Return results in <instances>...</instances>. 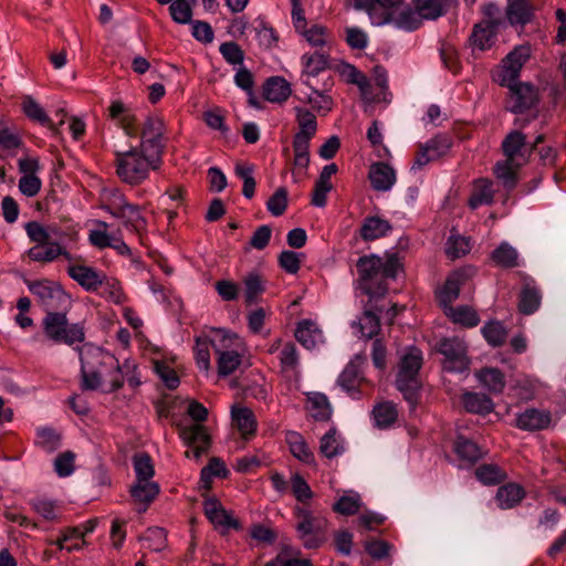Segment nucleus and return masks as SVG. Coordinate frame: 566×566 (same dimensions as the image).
<instances>
[{"instance_id": "nucleus-20", "label": "nucleus", "mask_w": 566, "mask_h": 566, "mask_svg": "<svg viewBox=\"0 0 566 566\" xmlns=\"http://www.w3.org/2000/svg\"><path fill=\"white\" fill-rule=\"evenodd\" d=\"M552 415L546 410L528 408L517 413L515 427L524 431L544 430L549 427Z\"/></svg>"}, {"instance_id": "nucleus-29", "label": "nucleus", "mask_w": 566, "mask_h": 566, "mask_svg": "<svg viewBox=\"0 0 566 566\" xmlns=\"http://www.w3.org/2000/svg\"><path fill=\"white\" fill-rule=\"evenodd\" d=\"M69 275L87 291H94L102 285V275L85 265H70Z\"/></svg>"}, {"instance_id": "nucleus-7", "label": "nucleus", "mask_w": 566, "mask_h": 566, "mask_svg": "<svg viewBox=\"0 0 566 566\" xmlns=\"http://www.w3.org/2000/svg\"><path fill=\"white\" fill-rule=\"evenodd\" d=\"M42 327L45 336L54 343L72 346L85 338L83 326L78 323L70 324L64 313L48 311Z\"/></svg>"}, {"instance_id": "nucleus-48", "label": "nucleus", "mask_w": 566, "mask_h": 566, "mask_svg": "<svg viewBox=\"0 0 566 566\" xmlns=\"http://www.w3.org/2000/svg\"><path fill=\"white\" fill-rule=\"evenodd\" d=\"M319 450L326 458H334L345 451L342 437L335 429L328 430L321 439Z\"/></svg>"}, {"instance_id": "nucleus-8", "label": "nucleus", "mask_w": 566, "mask_h": 566, "mask_svg": "<svg viewBox=\"0 0 566 566\" xmlns=\"http://www.w3.org/2000/svg\"><path fill=\"white\" fill-rule=\"evenodd\" d=\"M422 364V355L418 348L410 347L400 359L396 385L405 399L415 405L420 387L418 373Z\"/></svg>"}, {"instance_id": "nucleus-22", "label": "nucleus", "mask_w": 566, "mask_h": 566, "mask_svg": "<svg viewBox=\"0 0 566 566\" xmlns=\"http://www.w3.org/2000/svg\"><path fill=\"white\" fill-rule=\"evenodd\" d=\"M294 112L298 130L295 134L293 142L310 143L317 130L316 116L313 112L302 106L294 107Z\"/></svg>"}, {"instance_id": "nucleus-11", "label": "nucleus", "mask_w": 566, "mask_h": 566, "mask_svg": "<svg viewBox=\"0 0 566 566\" xmlns=\"http://www.w3.org/2000/svg\"><path fill=\"white\" fill-rule=\"evenodd\" d=\"M530 57L531 46L528 44L515 46L505 56V59H503L502 64L495 74V81L500 85H512L513 82L517 81L523 65Z\"/></svg>"}, {"instance_id": "nucleus-5", "label": "nucleus", "mask_w": 566, "mask_h": 566, "mask_svg": "<svg viewBox=\"0 0 566 566\" xmlns=\"http://www.w3.org/2000/svg\"><path fill=\"white\" fill-rule=\"evenodd\" d=\"M115 157L118 178L130 186L143 184L148 179L150 171L157 170L161 164V156L156 151L145 150L138 146L126 151H116Z\"/></svg>"}, {"instance_id": "nucleus-12", "label": "nucleus", "mask_w": 566, "mask_h": 566, "mask_svg": "<svg viewBox=\"0 0 566 566\" xmlns=\"http://www.w3.org/2000/svg\"><path fill=\"white\" fill-rule=\"evenodd\" d=\"M296 515L298 518L297 532L307 548L317 547L323 539V530L325 521L321 517L314 516L307 509L297 507Z\"/></svg>"}, {"instance_id": "nucleus-34", "label": "nucleus", "mask_w": 566, "mask_h": 566, "mask_svg": "<svg viewBox=\"0 0 566 566\" xmlns=\"http://www.w3.org/2000/svg\"><path fill=\"white\" fill-rule=\"evenodd\" d=\"M292 93L290 83L280 76H274L265 82L263 95L271 103H283Z\"/></svg>"}, {"instance_id": "nucleus-6", "label": "nucleus", "mask_w": 566, "mask_h": 566, "mask_svg": "<svg viewBox=\"0 0 566 566\" xmlns=\"http://www.w3.org/2000/svg\"><path fill=\"white\" fill-rule=\"evenodd\" d=\"M211 342L219 376L227 377L241 368L248 346L240 335L226 328H211Z\"/></svg>"}, {"instance_id": "nucleus-14", "label": "nucleus", "mask_w": 566, "mask_h": 566, "mask_svg": "<svg viewBox=\"0 0 566 566\" xmlns=\"http://www.w3.org/2000/svg\"><path fill=\"white\" fill-rule=\"evenodd\" d=\"M180 437L188 446V450L186 451L187 458L198 460L210 444V437L206 427L199 423L184 426L180 429Z\"/></svg>"}, {"instance_id": "nucleus-45", "label": "nucleus", "mask_w": 566, "mask_h": 566, "mask_svg": "<svg viewBox=\"0 0 566 566\" xmlns=\"http://www.w3.org/2000/svg\"><path fill=\"white\" fill-rule=\"evenodd\" d=\"M497 30V28L485 25L483 23L476 24L471 35L473 48L481 51L490 49L495 41Z\"/></svg>"}, {"instance_id": "nucleus-55", "label": "nucleus", "mask_w": 566, "mask_h": 566, "mask_svg": "<svg viewBox=\"0 0 566 566\" xmlns=\"http://www.w3.org/2000/svg\"><path fill=\"white\" fill-rule=\"evenodd\" d=\"M308 410L311 416L316 420H327L332 410L328 399L323 394H314L308 398Z\"/></svg>"}, {"instance_id": "nucleus-43", "label": "nucleus", "mask_w": 566, "mask_h": 566, "mask_svg": "<svg viewBox=\"0 0 566 566\" xmlns=\"http://www.w3.org/2000/svg\"><path fill=\"white\" fill-rule=\"evenodd\" d=\"M398 417L397 408L394 403L385 401L376 405L373 409V419L375 426L380 429H387L395 423Z\"/></svg>"}, {"instance_id": "nucleus-62", "label": "nucleus", "mask_w": 566, "mask_h": 566, "mask_svg": "<svg viewBox=\"0 0 566 566\" xmlns=\"http://www.w3.org/2000/svg\"><path fill=\"white\" fill-rule=\"evenodd\" d=\"M235 175L243 181L242 193L251 199L255 191V180L253 177V166L248 164H238L234 168Z\"/></svg>"}, {"instance_id": "nucleus-49", "label": "nucleus", "mask_w": 566, "mask_h": 566, "mask_svg": "<svg viewBox=\"0 0 566 566\" xmlns=\"http://www.w3.org/2000/svg\"><path fill=\"white\" fill-rule=\"evenodd\" d=\"M444 313L452 322L465 327H474L480 322L476 312L469 306L447 307Z\"/></svg>"}, {"instance_id": "nucleus-41", "label": "nucleus", "mask_w": 566, "mask_h": 566, "mask_svg": "<svg viewBox=\"0 0 566 566\" xmlns=\"http://www.w3.org/2000/svg\"><path fill=\"white\" fill-rule=\"evenodd\" d=\"M352 327L356 335L369 339L378 334L380 323L378 316L370 311H365L357 322H353Z\"/></svg>"}, {"instance_id": "nucleus-56", "label": "nucleus", "mask_w": 566, "mask_h": 566, "mask_svg": "<svg viewBox=\"0 0 566 566\" xmlns=\"http://www.w3.org/2000/svg\"><path fill=\"white\" fill-rule=\"evenodd\" d=\"M281 370L285 374L295 373L298 367V354L293 343L282 346L279 354Z\"/></svg>"}, {"instance_id": "nucleus-33", "label": "nucleus", "mask_w": 566, "mask_h": 566, "mask_svg": "<svg viewBox=\"0 0 566 566\" xmlns=\"http://www.w3.org/2000/svg\"><path fill=\"white\" fill-rule=\"evenodd\" d=\"M203 509L206 516L214 526L221 528H230L237 526L235 521L227 513L218 500H206Z\"/></svg>"}, {"instance_id": "nucleus-64", "label": "nucleus", "mask_w": 566, "mask_h": 566, "mask_svg": "<svg viewBox=\"0 0 566 566\" xmlns=\"http://www.w3.org/2000/svg\"><path fill=\"white\" fill-rule=\"evenodd\" d=\"M22 146V139L19 133L9 127L0 129V148L9 155H13Z\"/></svg>"}, {"instance_id": "nucleus-32", "label": "nucleus", "mask_w": 566, "mask_h": 566, "mask_svg": "<svg viewBox=\"0 0 566 566\" xmlns=\"http://www.w3.org/2000/svg\"><path fill=\"white\" fill-rule=\"evenodd\" d=\"M285 441L294 458L306 464L314 463V453L311 451L307 442L301 433L296 431H287L285 433Z\"/></svg>"}, {"instance_id": "nucleus-35", "label": "nucleus", "mask_w": 566, "mask_h": 566, "mask_svg": "<svg viewBox=\"0 0 566 566\" xmlns=\"http://www.w3.org/2000/svg\"><path fill=\"white\" fill-rule=\"evenodd\" d=\"M478 381L493 394H501L505 387L503 373L493 367H485L475 373Z\"/></svg>"}, {"instance_id": "nucleus-24", "label": "nucleus", "mask_w": 566, "mask_h": 566, "mask_svg": "<svg viewBox=\"0 0 566 566\" xmlns=\"http://www.w3.org/2000/svg\"><path fill=\"white\" fill-rule=\"evenodd\" d=\"M533 10L528 0H507L506 20L513 27H524L532 20Z\"/></svg>"}, {"instance_id": "nucleus-60", "label": "nucleus", "mask_w": 566, "mask_h": 566, "mask_svg": "<svg viewBox=\"0 0 566 566\" xmlns=\"http://www.w3.org/2000/svg\"><path fill=\"white\" fill-rule=\"evenodd\" d=\"M136 481L151 480L155 469L150 457L147 453H137L133 459Z\"/></svg>"}, {"instance_id": "nucleus-17", "label": "nucleus", "mask_w": 566, "mask_h": 566, "mask_svg": "<svg viewBox=\"0 0 566 566\" xmlns=\"http://www.w3.org/2000/svg\"><path fill=\"white\" fill-rule=\"evenodd\" d=\"M328 52H318L316 51L313 54H304L302 56V65L303 70L301 73V85H311V83L322 82V78H325L327 75L324 71L328 66Z\"/></svg>"}, {"instance_id": "nucleus-19", "label": "nucleus", "mask_w": 566, "mask_h": 566, "mask_svg": "<svg viewBox=\"0 0 566 566\" xmlns=\"http://www.w3.org/2000/svg\"><path fill=\"white\" fill-rule=\"evenodd\" d=\"M232 426L240 432L244 440L255 436L258 421L253 411L244 406L233 405L230 410Z\"/></svg>"}, {"instance_id": "nucleus-42", "label": "nucleus", "mask_w": 566, "mask_h": 566, "mask_svg": "<svg viewBox=\"0 0 566 566\" xmlns=\"http://www.w3.org/2000/svg\"><path fill=\"white\" fill-rule=\"evenodd\" d=\"M210 347H212L211 331L206 336L196 338V345L193 347L195 359L198 368L205 374H208L211 367Z\"/></svg>"}, {"instance_id": "nucleus-50", "label": "nucleus", "mask_w": 566, "mask_h": 566, "mask_svg": "<svg viewBox=\"0 0 566 566\" xmlns=\"http://www.w3.org/2000/svg\"><path fill=\"white\" fill-rule=\"evenodd\" d=\"M492 260L495 264L503 268H514L520 264L517 251L507 242H502L492 252Z\"/></svg>"}, {"instance_id": "nucleus-13", "label": "nucleus", "mask_w": 566, "mask_h": 566, "mask_svg": "<svg viewBox=\"0 0 566 566\" xmlns=\"http://www.w3.org/2000/svg\"><path fill=\"white\" fill-rule=\"evenodd\" d=\"M438 350L444 356L443 368L448 371L462 373L468 369L467 346L458 337L444 338Z\"/></svg>"}, {"instance_id": "nucleus-47", "label": "nucleus", "mask_w": 566, "mask_h": 566, "mask_svg": "<svg viewBox=\"0 0 566 566\" xmlns=\"http://www.w3.org/2000/svg\"><path fill=\"white\" fill-rule=\"evenodd\" d=\"M244 286V298L248 305L254 304L258 302L259 296L263 294L265 291V284L260 274L255 272L249 273L243 279Z\"/></svg>"}, {"instance_id": "nucleus-16", "label": "nucleus", "mask_w": 566, "mask_h": 566, "mask_svg": "<svg viewBox=\"0 0 566 566\" xmlns=\"http://www.w3.org/2000/svg\"><path fill=\"white\" fill-rule=\"evenodd\" d=\"M505 86L510 90L507 109L512 113L521 114L537 101V90L528 83L515 81Z\"/></svg>"}, {"instance_id": "nucleus-18", "label": "nucleus", "mask_w": 566, "mask_h": 566, "mask_svg": "<svg viewBox=\"0 0 566 566\" xmlns=\"http://www.w3.org/2000/svg\"><path fill=\"white\" fill-rule=\"evenodd\" d=\"M108 117L120 127L128 137L137 136V116L119 99H113L108 107Z\"/></svg>"}, {"instance_id": "nucleus-27", "label": "nucleus", "mask_w": 566, "mask_h": 566, "mask_svg": "<svg viewBox=\"0 0 566 566\" xmlns=\"http://www.w3.org/2000/svg\"><path fill=\"white\" fill-rule=\"evenodd\" d=\"M502 148L505 157L511 161L526 160L527 148L525 145V136L514 130L510 133L502 143Z\"/></svg>"}, {"instance_id": "nucleus-4", "label": "nucleus", "mask_w": 566, "mask_h": 566, "mask_svg": "<svg viewBox=\"0 0 566 566\" xmlns=\"http://www.w3.org/2000/svg\"><path fill=\"white\" fill-rule=\"evenodd\" d=\"M401 270L397 254L365 255L357 262L359 287L370 297L381 296L387 291V280H395Z\"/></svg>"}, {"instance_id": "nucleus-30", "label": "nucleus", "mask_w": 566, "mask_h": 566, "mask_svg": "<svg viewBox=\"0 0 566 566\" xmlns=\"http://www.w3.org/2000/svg\"><path fill=\"white\" fill-rule=\"evenodd\" d=\"M495 190L493 182L489 179H478L474 181L472 192L469 198V207L478 209L481 206H488L493 202Z\"/></svg>"}, {"instance_id": "nucleus-25", "label": "nucleus", "mask_w": 566, "mask_h": 566, "mask_svg": "<svg viewBox=\"0 0 566 566\" xmlns=\"http://www.w3.org/2000/svg\"><path fill=\"white\" fill-rule=\"evenodd\" d=\"M467 275L462 271L452 272L443 286L438 291V300L443 307V311L447 307H451V303L455 301L460 293V287L463 284Z\"/></svg>"}, {"instance_id": "nucleus-36", "label": "nucleus", "mask_w": 566, "mask_h": 566, "mask_svg": "<svg viewBox=\"0 0 566 566\" xmlns=\"http://www.w3.org/2000/svg\"><path fill=\"white\" fill-rule=\"evenodd\" d=\"M525 496L524 489L516 483H507L499 488L496 492V503L503 509H512L517 505Z\"/></svg>"}, {"instance_id": "nucleus-54", "label": "nucleus", "mask_w": 566, "mask_h": 566, "mask_svg": "<svg viewBox=\"0 0 566 566\" xmlns=\"http://www.w3.org/2000/svg\"><path fill=\"white\" fill-rule=\"evenodd\" d=\"M482 334L488 344H490L493 347H497L504 344L507 337L506 328L503 326L502 323L496 321L486 323L482 327Z\"/></svg>"}, {"instance_id": "nucleus-9", "label": "nucleus", "mask_w": 566, "mask_h": 566, "mask_svg": "<svg viewBox=\"0 0 566 566\" xmlns=\"http://www.w3.org/2000/svg\"><path fill=\"white\" fill-rule=\"evenodd\" d=\"M303 88L300 91L297 96L298 101L308 104L313 112L318 115H327L334 107V99L329 94L334 81L332 76L322 78V82L311 83V85H302Z\"/></svg>"}, {"instance_id": "nucleus-52", "label": "nucleus", "mask_w": 566, "mask_h": 566, "mask_svg": "<svg viewBox=\"0 0 566 566\" xmlns=\"http://www.w3.org/2000/svg\"><path fill=\"white\" fill-rule=\"evenodd\" d=\"M448 0H416L415 6L423 20H434L444 13Z\"/></svg>"}, {"instance_id": "nucleus-38", "label": "nucleus", "mask_w": 566, "mask_h": 566, "mask_svg": "<svg viewBox=\"0 0 566 566\" xmlns=\"http://www.w3.org/2000/svg\"><path fill=\"white\" fill-rule=\"evenodd\" d=\"M462 403L467 411L479 415H486L493 411V401L484 394L464 392Z\"/></svg>"}, {"instance_id": "nucleus-46", "label": "nucleus", "mask_w": 566, "mask_h": 566, "mask_svg": "<svg viewBox=\"0 0 566 566\" xmlns=\"http://www.w3.org/2000/svg\"><path fill=\"white\" fill-rule=\"evenodd\" d=\"M454 452L459 459L469 464L476 462L483 455L482 450L476 443L463 437H458L454 443Z\"/></svg>"}, {"instance_id": "nucleus-39", "label": "nucleus", "mask_w": 566, "mask_h": 566, "mask_svg": "<svg viewBox=\"0 0 566 566\" xmlns=\"http://www.w3.org/2000/svg\"><path fill=\"white\" fill-rule=\"evenodd\" d=\"M361 364V359L356 357L350 360L348 365L345 367L343 373L338 377V385L347 392H349L354 398L356 397V387L359 382V366Z\"/></svg>"}, {"instance_id": "nucleus-21", "label": "nucleus", "mask_w": 566, "mask_h": 566, "mask_svg": "<svg viewBox=\"0 0 566 566\" xmlns=\"http://www.w3.org/2000/svg\"><path fill=\"white\" fill-rule=\"evenodd\" d=\"M368 179L374 190L386 192L396 184L395 169L385 163H374L369 167Z\"/></svg>"}, {"instance_id": "nucleus-40", "label": "nucleus", "mask_w": 566, "mask_h": 566, "mask_svg": "<svg viewBox=\"0 0 566 566\" xmlns=\"http://www.w3.org/2000/svg\"><path fill=\"white\" fill-rule=\"evenodd\" d=\"M34 443L43 451L52 453L61 447L62 434L51 427H39Z\"/></svg>"}, {"instance_id": "nucleus-53", "label": "nucleus", "mask_w": 566, "mask_h": 566, "mask_svg": "<svg viewBox=\"0 0 566 566\" xmlns=\"http://www.w3.org/2000/svg\"><path fill=\"white\" fill-rule=\"evenodd\" d=\"M361 506L360 495L355 491H346L333 505L335 512L343 515H353Z\"/></svg>"}, {"instance_id": "nucleus-44", "label": "nucleus", "mask_w": 566, "mask_h": 566, "mask_svg": "<svg viewBox=\"0 0 566 566\" xmlns=\"http://www.w3.org/2000/svg\"><path fill=\"white\" fill-rule=\"evenodd\" d=\"M21 107L24 115L43 126L52 127V120L44 111V108L30 95L22 98Z\"/></svg>"}, {"instance_id": "nucleus-58", "label": "nucleus", "mask_w": 566, "mask_h": 566, "mask_svg": "<svg viewBox=\"0 0 566 566\" xmlns=\"http://www.w3.org/2000/svg\"><path fill=\"white\" fill-rule=\"evenodd\" d=\"M118 219H122L127 228L135 231H142L146 228V220L140 213V209L136 205H129L118 214Z\"/></svg>"}, {"instance_id": "nucleus-37", "label": "nucleus", "mask_w": 566, "mask_h": 566, "mask_svg": "<svg viewBox=\"0 0 566 566\" xmlns=\"http://www.w3.org/2000/svg\"><path fill=\"white\" fill-rule=\"evenodd\" d=\"M391 230L390 223L379 217L366 218L361 229L360 235L366 241H371L385 237Z\"/></svg>"}, {"instance_id": "nucleus-57", "label": "nucleus", "mask_w": 566, "mask_h": 566, "mask_svg": "<svg viewBox=\"0 0 566 566\" xmlns=\"http://www.w3.org/2000/svg\"><path fill=\"white\" fill-rule=\"evenodd\" d=\"M522 164L521 161H511L506 158L504 161H500L495 165L494 174L506 188H513L516 181L515 170Z\"/></svg>"}, {"instance_id": "nucleus-2", "label": "nucleus", "mask_w": 566, "mask_h": 566, "mask_svg": "<svg viewBox=\"0 0 566 566\" xmlns=\"http://www.w3.org/2000/svg\"><path fill=\"white\" fill-rule=\"evenodd\" d=\"M24 229L29 239L35 243L25 252L31 261L51 263L59 256L71 260L65 243L74 240V234H65L56 226H43L36 221L28 222Z\"/></svg>"}, {"instance_id": "nucleus-59", "label": "nucleus", "mask_w": 566, "mask_h": 566, "mask_svg": "<svg viewBox=\"0 0 566 566\" xmlns=\"http://www.w3.org/2000/svg\"><path fill=\"white\" fill-rule=\"evenodd\" d=\"M193 3L195 0H174L169 7L172 20L180 24L190 23Z\"/></svg>"}, {"instance_id": "nucleus-51", "label": "nucleus", "mask_w": 566, "mask_h": 566, "mask_svg": "<svg viewBox=\"0 0 566 566\" xmlns=\"http://www.w3.org/2000/svg\"><path fill=\"white\" fill-rule=\"evenodd\" d=\"M471 250L470 239L457 233H451L446 243V253L450 259H459Z\"/></svg>"}, {"instance_id": "nucleus-63", "label": "nucleus", "mask_w": 566, "mask_h": 566, "mask_svg": "<svg viewBox=\"0 0 566 566\" xmlns=\"http://www.w3.org/2000/svg\"><path fill=\"white\" fill-rule=\"evenodd\" d=\"M476 479L483 484H497L505 479V473L497 465L483 464L475 470Z\"/></svg>"}, {"instance_id": "nucleus-26", "label": "nucleus", "mask_w": 566, "mask_h": 566, "mask_svg": "<svg viewBox=\"0 0 566 566\" xmlns=\"http://www.w3.org/2000/svg\"><path fill=\"white\" fill-rule=\"evenodd\" d=\"M541 302L542 294L536 283L531 279L525 280L520 293V312L525 315H531L538 310Z\"/></svg>"}, {"instance_id": "nucleus-31", "label": "nucleus", "mask_w": 566, "mask_h": 566, "mask_svg": "<svg viewBox=\"0 0 566 566\" xmlns=\"http://www.w3.org/2000/svg\"><path fill=\"white\" fill-rule=\"evenodd\" d=\"M159 493V485L153 480L136 481L130 488V495L135 502L143 504L139 512L146 511Z\"/></svg>"}, {"instance_id": "nucleus-1", "label": "nucleus", "mask_w": 566, "mask_h": 566, "mask_svg": "<svg viewBox=\"0 0 566 566\" xmlns=\"http://www.w3.org/2000/svg\"><path fill=\"white\" fill-rule=\"evenodd\" d=\"M82 388L111 394L123 387L125 381L135 388L140 385L138 366L133 359H118L108 350L93 344L80 349Z\"/></svg>"}, {"instance_id": "nucleus-3", "label": "nucleus", "mask_w": 566, "mask_h": 566, "mask_svg": "<svg viewBox=\"0 0 566 566\" xmlns=\"http://www.w3.org/2000/svg\"><path fill=\"white\" fill-rule=\"evenodd\" d=\"M402 0H353V6L357 10H365L371 24L380 27L392 24L396 29L403 31L417 30L423 19L418 9H399Z\"/></svg>"}, {"instance_id": "nucleus-28", "label": "nucleus", "mask_w": 566, "mask_h": 566, "mask_svg": "<svg viewBox=\"0 0 566 566\" xmlns=\"http://www.w3.org/2000/svg\"><path fill=\"white\" fill-rule=\"evenodd\" d=\"M301 34L304 36L305 41L318 52H328L332 48V34L321 24H313L310 28H305Z\"/></svg>"}, {"instance_id": "nucleus-10", "label": "nucleus", "mask_w": 566, "mask_h": 566, "mask_svg": "<svg viewBox=\"0 0 566 566\" xmlns=\"http://www.w3.org/2000/svg\"><path fill=\"white\" fill-rule=\"evenodd\" d=\"M29 291L38 297L39 302L48 310L63 308L70 303L65 291L56 283L49 280L28 281Z\"/></svg>"}, {"instance_id": "nucleus-61", "label": "nucleus", "mask_w": 566, "mask_h": 566, "mask_svg": "<svg viewBox=\"0 0 566 566\" xmlns=\"http://www.w3.org/2000/svg\"><path fill=\"white\" fill-rule=\"evenodd\" d=\"M84 533L80 527L67 530L61 538L56 541V546L60 549H66L69 552L78 551L85 544Z\"/></svg>"}, {"instance_id": "nucleus-23", "label": "nucleus", "mask_w": 566, "mask_h": 566, "mask_svg": "<svg viewBox=\"0 0 566 566\" xmlns=\"http://www.w3.org/2000/svg\"><path fill=\"white\" fill-rule=\"evenodd\" d=\"M295 337L305 348L312 349L324 342L323 332L317 323L305 318L298 322Z\"/></svg>"}, {"instance_id": "nucleus-15", "label": "nucleus", "mask_w": 566, "mask_h": 566, "mask_svg": "<svg viewBox=\"0 0 566 566\" xmlns=\"http://www.w3.org/2000/svg\"><path fill=\"white\" fill-rule=\"evenodd\" d=\"M164 130L165 125L161 117L157 115L147 116L143 124L138 147L145 150L156 151L157 155L161 156L164 148L161 138Z\"/></svg>"}]
</instances>
